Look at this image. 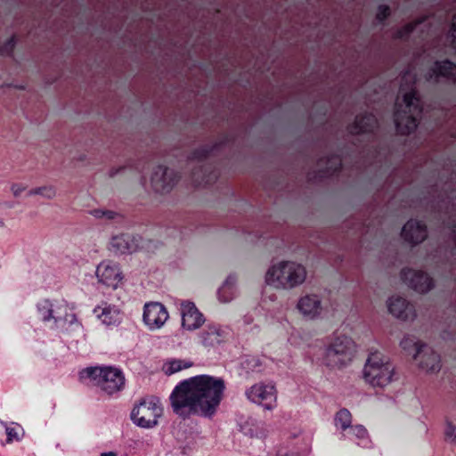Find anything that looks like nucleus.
Here are the masks:
<instances>
[{
  "label": "nucleus",
  "instance_id": "obj_19",
  "mask_svg": "<svg viewBox=\"0 0 456 456\" xmlns=\"http://www.w3.org/2000/svg\"><path fill=\"white\" fill-rule=\"evenodd\" d=\"M389 313L402 321L413 320L416 317L415 307L402 297H392L387 303Z\"/></svg>",
  "mask_w": 456,
  "mask_h": 456
},
{
  "label": "nucleus",
  "instance_id": "obj_18",
  "mask_svg": "<svg viewBox=\"0 0 456 456\" xmlns=\"http://www.w3.org/2000/svg\"><path fill=\"white\" fill-rule=\"evenodd\" d=\"M182 326L193 330L201 326L204 322L203 314L198 310L195 304L191 301H183L181 303Z\"/></svg>",
  "mask_w": 456,
  "mask_h": 456
},
{
  "label": "nucleus",
  "instance_id": "obj_37",
  "mask_svg": "<svg viewBox=\"0 0 456 456\" xmlns=\"http://www.w3.org/2000/svg\"><path fill=\"white\" fill-rule=\"evenodd\" d=\"M244 368L251 370L252 371H258L259 370H256L257 367L261 366L260 360L256 357L248 358L243 363Z\"/></svg>",
  "mask_w": 456,
  "mask_h": 456
},
{
  "label": "nucleus",
  "instance_id": "obj_44",
  "mask_svg": "<svg viewBox=\"0 0 456 456\" xmlns=\"http://www.w3.org/2000/svg\"><path fill=\"white\" fill-rule=\"evenodd\" d=\"M101 456H117V454L113 452H108L102 453Z\"/></svg>",
  "mask_w": 456,
  "mask_h": 456
},
{
  "label": "nucleus",
  "instance_id": "obj_10",
  "mask_svg": "<svg viewBox=\"0 0 456 456\" xmlns=\"http://www.w3.org/2000/svg\"><path fill=\"white\" fill-rule=\"evenodd\" d=\"M249 401L263 406L265 410H273L276 407L277 395L275 387L272 384H255L246 391Z\"/></svg>",
  "mask_w": 456,
  "mask_h": 456
},
{
  "label": "nucleus",
  "instance_id": "obj_27",
  "mask_svg": "<svg viewBox=\"0 0 456 456\" xmlns=\"http://www.w3.org/2000/svg\"><path fill=\"white\" fill-rule=\"evenodd\" d=\"M424 21V19H418L414 21L409 22L404 26L399 28L394 33V39L395 40H403L407 41L410 36L413 33L416 28Z\"/></svg>",
  "mask_w": 456,
  "mask_h": 456
},
{
  "label": "nucleus",
  "instance_id": "obj_47",
  "mask_svg": "<svg viewBox=\"0 0 456 456\" xmlns=\"http://www.w3.org/2000/svg\"><path fill=\"white\" fill-rule=\"evenodd\" d=\"M117 173H118V170H117V171H115V172H111L110 175H111V176H114Z\"/></svg>",
  "mask_w": 456,
  "mask_h": 456
},
{
  "label": "nucleus",
  "instance_id": "obj_26",
  "mask_svg": "<svg viewBox=\"0 0 456 456\" xmlns=\"http://www.w3.org/2000/svg\"><path fill=\"white\" fill-rule=\"evenodd\" d=\"M37 307L39 318L44 322H50L53 321L54 324H57L63 319L62 315L59 312L60 309H55L53 304L48 299L38 302Z\"/></svg>",
  "mask_w": 456,
  "mask_h": 456
},
{
  "label": "nucleus",
  "instance_id": "obj_9",
  "mask_svg": "<svg viewBox=\"0 0 456 456\" xmlns=\"http://www.w3.org/2000/svg\"><path fill=\"white\" fill-rule=\"evenodd\" d=\"M319 170L309 172L307 180L311 183L322 182L338 173L342 168V158L338 153H331L318 160Z\"/></svg>",
  "mask_w": 456,
  "mask_h": 456
},
{
  "label": "nucleus",
  "instance_id": "obj_25",
  "mask_svg": "<svg viewBox=\"0 0 456 456\" xmlns=\"http://www.w3.org/2000/svg\"><path fill=\"white\" fill-rule=\"evenodd\" d=\"M94 313L106 325L119 323V309L107 303L94 308Z\"/></svg>",
  "mask_w": 456,
  "mask_h": 456
},
{
  "label": "nucleus",
  "instance_id": "obj_6",
  "mask_svg": "<svg viewBox=\"0 0 456 456\" xmlns=\"http://www.w3.org/2000/svg\"><path fill=\"white\" fill-rule=\"evenodd\" d=\"M364 379L373 387H383L389 384L394 375V367L380 352L370 353L363 370Z\"/></svg>",
  "mask_w": 456,
  "mask_h": 456
},
{
  "label": "nucleus",
  "instance_id": "obj_5",
  "mask_svg": "<svg viewBox=\"0 0 456 456\" xmlns=\"http://www.w3.org/2000/svg\"><path fill=\"white\" fill-rule=\"evenodd\" d=\"M80 379H89L108 395L121 391L125 376L120 369L111 366L87 367L79 372Z\"/></svg>",
  "mask_w": 456,
  "mask_h": 456
},
{
  "label": "nucleus",
  "instance_id": "obj_39",
  "mask_svg": "<svg viewBox=\"0 0 456 456\" xmlns=\"http://www.w3.org/2000/svg\"><path fill=\"white\" fill-rule=\"evenodd\" d=\"M26 189L25 186H22L18 183H13L11 187V190L15 197H18L20 195V193Z\"/></svg>",
  "mask_w": 456,
  "mask_h": 456
},
{
  "label": "nucleus",
  "instance_id": "obj_48",
  "mask_svg": "<svg viewBox=\"0 0 456 456\" xmlns=\"http://www.w3.org/2000/svg\"><path fill=\"white\" fill-rule=\"evenodd\" d=\"M229 142H230V144H231V143H232V138H231V137H230V139H229Z\"/></svg>",
  "mask_w": 456,
  "mask_h": 456
},
{
  "label": "nucleus",
  "instance_id": "obj_14",
  "mask_svg": "<svg viewBox=\"0 0 456 456\" xmlns=\"http://www.w3.org/2000/svg\"><path fill=\"white\" fill-rule=\"evenodd\" d=\"M142 319L151 330L159 329L168 319V313L161 303L150 302L144 305Z\"/></svg>",
  "mask_w": 456,
  "mask_h": 456
},
{
  "label": "nucleus",
  "instance_id": "obj_11",
  "mask_svg": "<svg viewBox=\"0 0 456 456\" xmlns=\"http://www.w3.org/2000/svg\"><path fill=\"white\" fill-rule=\"evenodd\" d=\"M400 277L403 283L419 293H427L435 287L433 278L423 271L403 268Z\"/></svg>",
  "mask_w": 456,
  "mask_h": 456
},
{
  "label": "nucleus",
  "instance_id": "obj_43",
  "mask_svg": "<svg viewBox=\"0 0 456 456\" xmlns=\"http://www.w3.org/2000/svg\"><path fill=\"white\" fill-rule=\"evenodd\" d=\"M38 191H39V190H37V188H33V189H31V190H29V191H28V196L37 195Z\"/></svg>",
  "mask_w": 456,
  "mask_h": 456
},
{
  "label": "nucleus",
  "instance_id": "obj_31",
  "mask_svg": "<svg viewBox=\"0 0 456 456\" xmlns=\"http://www.w3.org/2000/svg\"><path fill=\"white\" fill-rule=\"evenodd\" d=\"M391 16V8L387 4H379L377 7L375 19L379 24L384 25L386 20Z\"/></svg>",
  "mask_w": 456,
  "mask_h": 456
},
{
  "label": "nucleus",
  "instance_id": "obj_29",
  "mask_svg": "<svg viewBox=\"0 0 456 456\" xmlns=\"http://www.w3.org/2000/svg\"><path fill=\"white\" fill-rule=\"evenodd\" d=\"M192 366V362H185L181 359H172L167 361L164 365V370L167 375H172L182 370L190 368Z\"/></svg>",
  "mask_w": 456,
  "mask_h": 456
},
{
  "label": "nucleus",
  "instance_id": "obj_33",
  "mask_svg": "<svg viewBox=\"0 0 456 456\" xmlns=\"http://www.w3.org/2000/svg\"><path fill=\"white\" fill-rule=\"evenodd\" d=\"M348 435H352L359 439H364L368 436V431L362 425H354L349 428Z\"/></svg>",
  "mask_w": 456,
  "mask_h": 456
},
{
  "label": "nucleus",
  "instance_id": "obj_13",
  "mask_svg": "<svg viewBox=\"0 0 456 456\" xmlns=\"http://www.w3.org/2000/svg\"><path fill=\"white\" fill-rule=\"evenodd\" d=\"M426 78L436 83L440 78H444L447 83L456 85V63L449 59L435 61L429 68Z\"/></svg>",
  "mask_w": 456,
  "mask_h": 456
},
{
  "label": "nucleus",
  "instance_id": "obj_4",
  "mask_svg": "<svg viewBox=\"0 0 456 456\" xmlns=\"http://www.w3.org/2000/svg\"><path fill=\"white\" fill-rule=\"evenodd\" d=\"M306 277L305 268L295 262L284 261L273 265L266 273L265 281L276 289H291L303 283Z\"/></svg>",
  "mask_w": 456,
  "mask_h": 456
},
{
  "label": "nucleus",
  "instance_id": "obj_49",
  "mask_svg": "<svg viewBox=\"0 0 456 456\" xmlns=\"http://www.w3.org/2000/svg\"><path fill=\"white\" fill-rule=\"evenodd\" d=\"M452 193H456V191H453Z\"/></svg>",
  "mask_w": 456,
  "mask_h": 456
},
{
  "label": "nucleus",
  "instance_id": "obj_1",
  "mask_svg": "<svg viewBox=\"0 0 456 456\" xmlns=\"http://www.w3.org/2000/svg\"><path fill=\"white\" fill-rule=\"evenodd\" d=\"M224 380L210 375H197L180 381L169 401L173 411L183 419L191 416L212 418L221 403Z\"/></svg>",
  "mask_w": 456,
  "mask_h": 456
},
{
  "label": "nucleus",
  "instance_id": "obj_12",
  "mask_svg": "<svg viewBox=\"0 0 456 456\" xmlns=\"http://www.w3.org/2000/svg\"><path fill=\"white\" fill-rule=\"evenodd\" d=\"M178 179L177 172L159 165L152 172L151 183L156 192L167 193L174 188Z\"/></svg>",
  "mask_w": 456,
  "mask_h": 456
},
{
  "label": "nucleus",
  "instance_id": "obj_16",
  "mask_svg": "<svg viewBox=\"0 0 456 456\" xmlns=\"http://www.w3.org/2000/svg\"><path fill=\"white\" fill-rule=\"evenodd\" d=\"M401 236L411 246L418 245L428 238L427 224L417 219H410L403 225Z\"/></svg>",
  "mask_w": 456,
  "mask_h": 456
},
{
  "label": "nucleus",
  "instance_id": "obj_45",
  "mask_svg": "<svg viewBox=\"0 0 456 456\" xmlns=\"http://www.w3.org/2000/svg\"><path fill=\"white\" fill-rule=\"evenodd\" d=\"M4 205L8 208H12L14 207V203L13 202H5Z\"/></svg>",
  "mask_w": 456,
  "mask_h": 456
},
{
  "label": "nucleus",
  "instance_id": "obj_34",
  "mask_svg": "<svg viewBox=\"0 0 456 456\" xmlns=\"http://www.w3.org/2000/svg\"><path fill=\"white\" fill-rule=\"evenodd\" d=\"M37 190H40L37 195L48 200L53 199L56 195V190L52 185L37 187Z\"/></svg>",
  "mask_w": 456,
  "mask_h": 456
},
{
  "label": "nucleus",
  "instance_id": "obj_24",
  "mask_svg": "<svg viewBox=\"0 0 456 456\" xmlns=\"http://www.w3.org/2000/svg\"><path fill=\"white\" fill-rule=\"evenodd\" d=\"M200 337L205 346H215L224 341L226 333L219 325L210 324L201 332Z\"/></svg>",
  "mask_w": 456,
  "mask_h": 456
},
{
  "label": "nucleus",
  "instance_id": "obj_35",
  "mask_svg": "<svg viewBox=\"0 0 456 456\" xmlns=\"http://www.w3.org/2000/svg\"><path fill=\"white\" fill-rule=\"evenodd\" d=\"M227 286H228V277H226L224 280L222 286L217 290V297L220 302L226 303L228 301Z\"/></svg>",
  "mask_w": 456,
  "mask_h": 456
},
{
  "label": "nucleus",
  "instance_id": "obj_8",
  "mask_svg": "<svg viewBox=\"0 0 456 456\" xmlns=\"http://www.w3.org/2000/svg\"><path fill=\"white\" fill-rule=\"evenodd\" d=\"M162 414V408L154 399H142L133 408L130 418L138 427L152 428L158 425V418Z\"/></svg>",
  "mask_w": 456,
  "mask_h": 456
},
{
  "label": "nucleus",
  "instance_id": "obj_21",
  "mask_svg": "<svg viewBox=\"0 0 456 456\" xmlns=\"http://www.w3.org/2000/svg\"><path fill=\"white\" fill-rule=\"evenodd\" d=\"M138 238L129 233H121L111 238L110 250L117 255L130 254L138 248Z\"/></svg>",
  "mask_w": 456,
  "mask_h": 456
},
{
  "label": "nucleus",
  "instance_id": "obj_22",
  "mask_svg": "<svg viewBox=\"0 0 456 456\" xmlns=\"http://www.w3.org/2000/svg\"><path fill=\"white\" fill-rule=\"evenodd\" d=\"M297 309L304 316L314 319L322 310L320 297L315 294L302 297L297 303Z\"/></svg>",
  "mask_w": 456,
  "mask_h": 456
},
{
  "label": "nucleus",
  "instance_id": "obj_41",
  "mask_svg": "<svg viewBox=\"0 0 456 456\" xmlns=\"http://www.w3.org/2000/svg\"><path fill=\"white\" fill-rule=\"evenodd\" d=\"M6 435L8 441H12V439H18L17 431L13 428H6Z\"/></svg>",
  "mask_w": 456,
  "mask_h": 456
},
{
  "label": "nucleus",
  "instance_id": "obj_7",
  "mask_svg": "<svg viewBox=\"0 0 456 456\" xmlns=\"http://www.w3.org/2000/svg\"><path fill=\"white\" fill-rule=\"evenodd\" d=\"M353 355V340L346 336H338L326 348L323 362L330 368H341L352 360Z\"/></svg>",
  "mask_w": 456,
  "mask_h": 456
},
{
  "label": "nucleus",
  "instance_id": "obj_46",
  "mask_svg": "<svg viewBox=\"0 0 456 456\" xmlns=\"http://www.w3.org/2000/svg\"><path fill=\"white\" fill-rule=\"evenodd\" d=\"M4 224V221L0 218V227H3Z\"/></svg>",
  "mask_w": 456,
  "mask_h": 456
},
{
  "label": "nucleus",
  "instance_id": "obj_32",
  "mask_svg": "<svg viewBox=\"0 0 456 456\" xmlns=\"http://www.w3.org/2000/svg\"><path fill=\"white\" fill-rule=\"evenodd\" d=\"M16 45V38L14 36L8 38L3 45L0 46V53L12 55Z\"/></svg>",
  "mask_w": 456,
  "mask_h": 456
},
{
  "label": "nucleus",
  "instance_id": "obj_42",
  "mask_svg": "<svg viewBox=\"0 0 456 456\" xmlns=\"http://www.w3.org/2000/svg\"><path fill=\"white\" fill-rule=\"evenodd\" d=\"M104 212H105V209H102V208H95V209H93L91 210V215L93 216H94L95 218H98V219H102L103 218V215H104Z\"/></svg>",
  "mask_w": 456,
  "mask_h": 456
},
{
  "label": "nucleus",
  "instance_id": "obj_36",
  "mask_svg": "<svg viewBox=\"0 0 456 456\" xmlns=\"http://www.w3.org/2000/svg\"><path fill=\"white\" fill-rule=\"evenodd\" d=\"M444 436L447 440H450L451 442H456V426H454L450 421L446 422Z\"/></svg>",
  "mask_w": 456,
  "mask_h": 456
},
{
  "label": "nucleus",
  "instance_id": "obj_40",
  "mask_svg": "<svg viewBox=\"0 0 456 456\" xmlns=\"http://www.w3.org/2000/svg\"><path fill=\"white\" fill-rule=\"evenodd\" d=\"M450 37H452V45L456 47V14L453 17Z\"/></svg>",
  "mask_w": 456,
  "mask_h": 456
},
{
  "label": "nucleus",
  "instance_id": "obj_15",
  "mask_svg": "<svg viewBox=\"0 0 456 456\" xmlns=\"http://www.w3.org/2000/svg\"><path fill=\"white\" fill-rule=\"evenodd\" d=\"M378 126L374 114L363 112L355 116L354 120L346 126V131L350 135L371 134Z\"/></svg>",
  "mask_w": 456,
  "mask_h": 456
},
{
  "label": "nucleus",
  "instance_id": "obj_2",
  "mask_svg": "<svg viewBox=\"0 0 456 456\" xmlns=\"http://www.w3.org/2000/svg\"><path fill=\"white\" fill-rule=\"evenodd\" d=\"M225 147L224 141L215 142L201 145L189 154V163L196 165L191 173L196 186L220 189L222 177L219 164L213 162L224 155Z\"/></svg>",
  "mask_w": 456,
  "mask_h": 456
},
{
  "label": "nucleus",
  "instance_id": "obj_3",
  "mask_svg": "<svg viewBox=\"0 0 456 456\" xmlns=\"http://www.w3.org/2000/svg\"><path fill=\"white\" fill-rule=\"evenodd\" d=\"M403 102L404 103L403 110L402 104L395 103L394 121L399 134L409 135L417 129L423 112L421 99L414 83L411 89L403 94Z\"/></svg>",
  "mask_w": 456,
  "mask_h": 456
},
{
  "label": "nucleus",
  "instance_id": "obj_28",
  "mask_svg": "<svg viewBox=\"0 0 456 456\" xmlns=\"http://www.w3.org/2000/svg\"><path fill=\"white\" fill-rule=\"evenodd\" d=\"M334 422L343 431L348 430L352 423L351 412L346 408L339 410L335 415Z\"/></svg>",
  "mask_w": 456,
  "mask_h": 456
},
{
  "label": "nucleus",
  "instance_id": "obj_23",
  "mask_svg": "<svg viewBox=\"0 0 456 456\" xmlns=\"http://www.w3.org/2000/svg\"><path fill=\"white\" fill-rule=\"evenodd\" d=\"M96 275L99 281L111 288H117L122 280L121 273L117 265L101 264L96 269Z\"/></svg>",
  "mask_w": 456,
  "mask_h": 456
},
{
  "label": "nucleus",
  "instance_id": "obj_38",
  "mask_svg": "<svg viewBox=\"0 0 456 456\" xmlns=\"http://www.w3.org/2000/svg\"><path fill=\"white\" fill-rule=\"evenodd\" d=\"M121 216L119 213L116 212V211H112V210H106L105 209V212H104V215H103V218L102 219H106V220H115L116 218H120Z\"/></svg>",
  "mask_w": 456,
  "mask_h": 456
},
{
  "label": "nucleus",
  "instance_id": "obj_30",
  "mask_svg": "<svg viewBox=\"0 0 456 456\" xmlns=\"http://www.w3.org/2000/svg\"><path fill=\"white\" fill-rule=\"evenodd\" d=\"M424 345L425 343L417 341L416 338L411 336H405L400 342L402 349L408 354L413 353V355L416 354L417 348Z\"/></svg>",
  "mask_w": 456,
  "mask_h": 456
},
{
  "label": "nucleus",
  "instance_id": "obj_17",
  "mask_svg": "<svg viewBox=\"0 0 456 456\" xmlns=\"http://www.w3.org/2000/svg\"><path fill=\"white\" fill-rule=\"evenodd\" d=\"M414 360L419 362V368L427 371L436 372L441 369L440 355L427 344L417 348Z\"/></svg>",
  "mask_w": 456,
  "mask_h": 456
},
{
  "label": "nucleus",
  "instance_id": "obj_20",
  "mask_svg": "<svg viewBox=\"0 0 456 456\" xmlns=\"http://www.w3.org/2000/svg\"><path fill=\"white\" fill-rule=\"evenodd\" d=\"M237 424L245 436L256 438H265L267 435L265 423L251 416L240 415L237 419Z\"/></svg>",
  "mask_w": 456,
  "mask_h": 456
}]
</instances>
